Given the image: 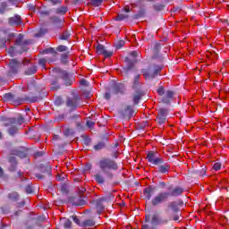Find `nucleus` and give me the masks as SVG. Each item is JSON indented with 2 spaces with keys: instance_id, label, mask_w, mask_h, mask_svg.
I'll return each mask as SVG.
<instances>
[{
  "instance_id": "1",
  "label": "nucleus",
  "mask_w": 229,
  "mask_h": 229,
  "mask_svg": "<svg viewBox=\"0 0 229 229\" xmlns=\"http://www.w3.org/2000/svg\"><path fill=\"white\" fill-rule=\"evenodd\" d=\"M157 186L149 185L143 190V197L147 201L150 200L152 207H160L163 203L167 202L171 198H178L185 192V189L181 186H174L173 184L167 186L166 191H162L155 196ZM153 196H155L153 198Z\"/></svg>"
},
{
  "instance_id": "2",
  "label": "nucleus",
  "mask_w": 229,
  "mask_h": 229,
  "mask_svg": "<svg viewBox=\"0 0 229 229\" xmlns=\"http://www.w3.org/2000/svg\"><path fill=\"white\" fill-rule=\"evenodd\" d=\"M180 207H183V201H171L167 204L165 214L168 215V218H162L158 214L152 215L151 225L153 226H158L160 225H167L169 221H180L182 214L180 213Z\"/></svg>"
},
{
  "instance_id": "3",
  "label": "nucleus",
  "mask_w": 229,
  "mask_h": 229,
  "mask_svg": "<svg viewBox=\"0 0 229 229\" xmlns=\"http://www.w3.org/2000/svg\"><path fill=\"white\" fill-rule=\"evenodd\" d=\"M33 44L31 39H25L24 35L19 34L18 38L15 39L14 46H12L8 49V55L13 58V56H17V55H22V53H26L28 51V46Z\"/></svg>"
},
{
  "instance_id": "4",
  "label": "nucleus",
  "mask_w": 229,
  "mask_h": 229,
  "mask_svg": "<svg viewBox=\"0 0 229 229\" xmlns=\"http://www.w3.org/2000/svg\"><path fill=\"white\" fill-rule=\"evenodd\" d=\"M98 165L100 171H102L103 174L107 176V178H114V174H112V171L119 170V164L110 157L101 158L98 161Z\"/></svg>"
},
{
  "instance_id": "5",
  "label": "nucleus",
  "mask_w": 229,
  "mask_h": 229,
  "mask_svg": "<svg viewBox=\"0 0 229 229\" xmlns=\"http://www.w3.org/2000/svg\"><path fill=\"white\" fill-rule=\"evenodd\" d=\"M60 80L64 81L66 87H71L72 85V81L69 77V72L65 70L58 69L56 70V74L50 81V90H60Z\"/></svg>"
},
{
  "instance_id": "6",
  "label": "nucleus",
  "mask_w": 229,
  "mask_h": 229,
  "mask_svg": "<svg viewBox=\"0 0 229 229\" xmlns=\"http://www.w3.org/2000/svg\"><path fill=\"white\" fill-rule=\"evenodd\" d=\"M162 69H164V67L153 64L141 70V73L143 74L145 80L151 81V80H155V78H157V76L162 72Z\"/></svg>"
},
{
  "instance_id": "7",
  "label": "nucleus",
  "mask_w": 229,
  "mask_h": 229,
  "mask_svg": "<svg viewBox=\"0 0 229 229\" xmlns=\"http://www.w3.org/2000/svg\"><path fill=\"white\" fill-rule=\"evenodd\" d=\"M81 103V97L78 93H72L71 96L66 97L64 101L66 108L69 109V112H74L79 108Z\"/></svg>"
},
{
  "instance_id": "8",
  "label": "nucleus",
  "mask_w": 229,
  "mask_h": 229,
  "mask_svg": "<svg viewBox=\"0 0 229 229\" xmlns=\"http://www.w3.org/2000/svg\"><path fill=\"white\" fill-rule=\"evenodd\" d=\"M24 63L17 59H11L9 61V71L7 72L8 76H15L19 72V70L22 67Z\"/></svg>"
},
{
  "instance_id": "9",
  "label": "nucleus",
  "mask_w": 229,
  "mask_h": 229,
  "mask_svg": "<svg viewBox=\"0 0 229 229\" xmlns=\"http://www.w3.org/2000/svg\"><path fill=\"white\" fill-rule=\"evenodd\" d=\"M147 160L149 164H152V165H158L162 164L163 158L158 152L149 151L147 154Z\"/></svg>"
},
{
  "instance_id": "10",
  "label": "nucleus",
  "mask_w": 229,
  "mask_h": 229,
  "mask_svg": "<svg viewBox=\"0 0 229 229\" xmlns=\"http://www.w3.org/2000/svg\"><path fill=\"white\" fill-rule=\"evenodd\" d=\"M167 114H169V110L167 108L160 107L157 111V115L156 117V122L160 126L165 123L167 120Z\"/></svg>"
},
{
  "instance_id": "11",
  "label": "nucleus",
  "mask_w": 229,
  "mask_h": 229,
  "mask_svg": "<svg viewBox=\"0 0 229 229\" xmlns=\"http://www.w3.org/2000/svg\"><path fill=\"white\" fill-rule=\"evenodd\" d=\"M105 201H106V199L105 198H99L90 201L91 205L95 206L97 214H98V216H101V214H103V210H105V206L103 205Z\"/></svg>"
},
{
  "instance_id": "12",
  "label": "nucleus",
  "mask_w": 229,
  "mask_h": 229,
  "mask_svg": "<svg viewBox=\"0 0 229 229\" xmlns=\"http://www.w3.org/2000/svg\"><path fill=\"white\" fill-rule=\"evenodd\" d=\"M133 107L131 106H126L124 108L119 111L120 115L125 120L130 121L133 117Z\"/></svg>"
},
{
  "instance_id": "13",
  "label": "nucleus",
  "mask_w": 229,
  "mask_h": 229,
  "mask_svg": "<svg viewBox=\"0 0 229 229\" xmlns=\"http://www.w3.org/2000/svg\"><path fill=\"white\" fill-rule=\"evenodd\" d=\"M25 122H26V120L24 119V116H22V114H19L18 118H8L6 120V122L4 123V126L8 127V126H12L13 124L21 126V125L24 124Z\"/></svg>"
},
{
  "instance_id": "14",
  "label": "nucleus",
  "mask_w": 229,
  "mask_h": 229,
  "mask_svg": "<svg viewBox=\"0 0 229 229\" xmlns=\"http://www.w3.org/2000/svg\"><path fill=\"white\" fill-rule=\"evenodd\" d=\"M40 173H42V174H35V176H36V178H38V180H44V178H46V176H48L49 178H51V176H52L51 166H49V165L41 166Z\"/></svg>"
},
{
  "instance_id": "15",
  "label": "nucleus",
  "mask_w": 229,
  "mask_h": 229,
  "mask_svg": "<svg viewBox=\"0 0 229 229\" xmlns=\"http://www.w3.org/2000/svg\"><path fill=\"white\" fill-rule=\"evenodd\" d=\"M108 146V136L104 135L97 144L94 145L93 149L95 151H101V149H105Z\"/></svg>"
},
{
  "instance_id": "16",
  "label": "nucleus",
  "mask_w": 229,
  "mask_h": 229,
  "mask_svg": "<svg viewBox=\"0 0 229 229\" xmlns=\"http://www.w3.org/2000/svg\"><path fill=\"white\" fill-rule=\"evenodd\" d=\"M68 201L72 203L74 207H83L87 205V200L83 197H69Z\"/></svg>"
},
{
  "instance_id": "17",
  "label": "nucleus",
  "mask_w": 229,
  "mask_h": 229,
  "mask_svg": "<svg viewBox=\"0 0 229 229\" xmlns=\"http://www.w3.org/2000/svg\"><path fill=\"white\" fill-rule=\"evenodd\" d=\"M174 98V90H166L165 93L161 98V103L164 105H171L172 99Z\"/></svg>"
},
{
  "instance_id": "18",
  "label": "nucleus",
  "mask_w": 229,
  "mask_h": 229,
  "mask_svg": "<svg viewBox=\"0 0 229 229\" xmlns=\"http://www.w3.org/2000/svg\"><path fill=\"white\" fill-rule=\"evenodd\" d=\"M156 165H157V173H159V174H167L171 170V165L164 162V159H162V163Z\"/></svg>"
},
{
  "instance_id": "19",
  "label": "nucleus",
  "mask_w": 229,
  "mask_h": 229,
  "mask_svg": "<svg viewBox=\"0 0 229 229\" xmlns=\"http://www.w3.org/2000/svg\"><path fill=\"white\" fill-rule=\"evenodd\" d=\"M49 21H51L52 24H54V26L56 27L58 30H62L65 18L58 17V16H51L49 18Z\"/></svg>"
},
{
  "instance_id": "20",
  "label": "nucleus",
  "mask_w": 229,
  "mask_h": 229,
  "mask_svg": "<svg viewBox=\"0 0 229 229\" xmlns=\"http://www.w3.org/2000/svg\"><path fill=\"white\" fill-rule=\"evenodd\" d=\"M130 12H131V10L130 9V7L126 6L122 10L121 13H118L116 16L115 21H128V19H130Z\"/></svg>"
},
{
  "instance_id": "21",
  "label": "nucleus",
  "mask_w": 229,
  "mask_h": 229,
  "mask_svg": "<svg viewBox=\"0 0 229 229\" xmlns=\"http://www.w3.org/2000/svg\"><path fill=\"white\" fill-rule=\"evenodd\" d=\"M125 62L127 64V66L123 69V73L129 75L130 71H131L133 67H135V64H137V59H134L133 61H131L130 57H125Z\"/></svg>"
},
{
  "instance_id": "22",
  "label": "nucleus",
  "mask_w": 229,
  "mask_h": 229,
  "mask_svg": "<svg viewBox=\"0 0 229 229\" xmlns=\"http://www.w3.org/2000/svg\"><path fill=\"white\" fill-rule=\"evenodd\" d=\"M112 94H121L122 96L123 94H126V86L124 83H116L113 86V91Z\"/></svg>"
},
{
  "instance_id": "23",
  "label": "nucleus",
  "mask_w": 229,
  "mask_h": 229,
  "mask_svg": "<svg viewBox=\"0 0 229 229\" xmlns=\"http://www.w3.org/2000/svg\"><path fill=\"white\" fill-rule=\"evenodd\" d=\"M144 96V91L142 89H137L135 90L134 94H132V102L135 106L140 103V99H142V97Z\"/></svg>"
},
{
  "instance_id": "24",
  "label": "nucleus",
  "mask_w": 229,
  "mask_h": 229,
  "mask_svg": "<svg viewBox=\"0 0 229 229\" xmlns=\"http://www.w3.org/2000/svg\"><path fill=\"white\" fill-rule=\"evenodd\" d=\"M8 22L10 26H19V24H21L22 19H21V15H14L13 17L9 18Z\"/></svg>"
},
{
  "instance_id": "25",
  "label": "nucleus",
  "mask_w": 229,
  "mask_h": 229,
  "mask_svg": "<svg viewBox=\"0 0 229 229\" xmlns=\"http://www.w3.org/2000/svg\"><path fill=\"white\" fill-rule=\"evenodd\" d=\"M152 8L156 13H160L165 10L166 5L165 4L156 3L152 4Z\"/></svg>"
},
{
  "instance_id": "26",
  "label": "nucleus",
  "mask_w": 229,
  "mask_h": 229,
  "mask_svg": "<svg viewBox=\"0 0 229 229\" xmlns=\"http://www.w3.org/2000/svg\"><path fill=\"white\" fill-rule=\"evenodd\" d=\"M139 80H140V74H136L131 86L132 90H140V81Z\"/></svg>"
},
{
  "instance_id": "27",
  "label": "nucleus",
  "mask_w": 229,
  "mask_h": 229,
  "mask_svg": "<svg viewBox=\"0 0 229 229\" xmlns=\"http://www.w3.org/2000/svg\"><path fill=\"white\" fill-rule=\"evenodd\" d=\"M8 162L11 164L9 171H16L17 169V158L13 156L8 157Z\"/></svg>"
},
{
  "instance_id": "28",
  "label": "nucleus",
  "mask_w": 229,
  "mask_h": 229,
  "mask_svg": "<svg viewBox=\"0 0 229 229\" xmlns=\"http://www.w3.org/2000/svg\"><path fill=\"white\" fill-rule=\"evenodd\" d=\"M27 89L28 90H32V92H38V86L33 80L27 82Z\"/></svg>"
},
{
  "instance_id": "29",
  "label": "nucleus",
  "mask_w": 229,
  "mask_h": 229,
  "mask_svg": "<svg viewBox=\"0 0 229 229\" xmlns=\"http://www.w3.org/2000/svg\"><path fill=\"white\" fill-rule=\"evenodd\" d=\"M37 72V65L32 64L24 71L25 76H31Z\"/></svg>"
},
{
  "instance_id": "30",
  "label": "nucleus",
  "mask_w": 229,
  "mask_h": 229,
  "mask_svg": "<svg viewBox=\"0 0 229 229\" xmlns=\"http://www.w3.org/2000/svg\"><path fill=\"white\" fill-rule=\"evenodd\" d=\"M38 13H39L40 17H49L51 15V10L47 9L46 6L39 8Z\"/></svg>"
},
{
  "instance_id": "31",
  "label": "nucleus",
  "mask_w": 229,
  "mask_h": 229,
  "mask_svg": "<svg viewBox=\"0 0 229 229\" xmlns=\"http://www.w3.org/2000/svg\"><path fill=\"white\" fill-rule=\"evenodd\" d=\"M20 198H21V195H19V192L17 191H13L8 194V199L13 202L19 201Z\"/></svg>"
},
{
  "instance_id": "32",
  "label": "nucleus",
  "mask_w": 229,
  "mask_h": 229,
  "mask_svg": "<svg viewBox=\"0 0 229 229\" xmlns=\"http://www.w3.org/2000/svg\"><path fill=\"white\" fill-rule=\"evenodd\" d=\"M82 228H89L90 226H96V221L93 219H87L81 222Z\"/></svg>"
},
{
  "instance_id": "33",
  "label": "nucleus",
  "mask_w": 229,
  "mask_h": 229,
  "mask_svg": "<svg viewBox=\"0 0 229 229\" xmlns=\"http://www.w3.org/2000/svg\"><path fill=\"white\" fill-rule=\"evenodd\" d=\"M142 17H146V9H140L136 14L132 15L134 21L142 19Z\"/></svg>"
},
{
  "instance_id": "34",
  "label": "nucleus",
  "mask_w": 229,
  "mask_h": 229,
  "mask_svg": "<svg viewBox=\"0 0 229 229\" xmlns=\"http://www.w3.org/2000/svg\"><path fill=\"white\" fill-rule=\"evenodd\" d=\"M9 126H10L8 129L9 135H11V137H15V135H17V133L19 132V127L16 126L15 124L9 125Z\"/></svg>"
},
{
  "instance_id": "35",
  "label": "nucleus",
  "mask_w": 229,
  "mask_h": 229,
  "mask_svg": "<svg viewBox=\"0 0 229 229\" xmlns=\"http://www.w3.org/2000/svg\"><path fill=\"white\" fill-rule=\"evenodd\" d=\"M48 62V64H53L55 62V59H50L49 57L47 58H40L38 60V65L43 67V69H46V63Z\"/></svg>"
},
{
  "instance_id": "36",
  "label": "nucleus",
  "mask_w": 229,
  "mask_h": 229,
  "mask_svg": "<svg viewBox=\"0 0 229 229\" xmlns=\"http://www.w3.org/2000/svg\"><path fill=\"white\" fill-rule=\"evenodd\" d=\"M205 174H207V169L205 167H201L192 172L193 176H205Z\"/></svg>"
},
{
  "instance_id": "37",
  "label": "nucleus",
  "mask_w": 229,
  "mask_h": 229,
  "mask_svg": "<svg viewBox=\"0 0 229 229\" xmlns=\"http://www.w3.org/2000/svg\"><path fill=\"white\" fill-rule=\"evenodd\" d=\"M71 30H64L59 35V40H69L71 38Z\"/></svg>"
},
{
  "instance_id": "38",
  "label": "nucleus",
  "mask_w": 229,
  "mask_h": 229,
  "mask_svg": "<svg viewBox=\"0 0 229 229\" xmlns=\"http://www.w3.org/2000/svg\"><path fill=\"white\" fill-rule=\"evenodd\" d=\"M68 10L69 8H67V6H61L59 8L55 9V13H56V15H65Z\"/></svg>"
},
{
  "instance_id": "39",
  "label": "nucleus",
  "mask_w": 229,
  "mask_h": 229,
  "mask_svg": "<svg viewBox=\"0 0 229 229\" xmlns=\"http://www.w3.org/2000/svg\"><path fill=\"white\" fill-rule=\"evenodd\" d=\"M46 95H43L42 97H27L25 98L26 101H29V103H37L38 101H42V98L45 97Z\"/></svg>"
},
{
  "instance_id": "40",
  "label": "nucleus",
  "mask_w": 229,
  "mask_h": 229,
  "mask_svg": "<svg viewBox=\"0 0 229 229\" xmlns=\"http://www.w3.org/2000/svg\"><path fill=\"white\" fill-rule=\"evenodd\" d=\"M160 49H162L160 43H156L153 47L154 58H158V53H160Z\"/></svg>"
},
{
  "instance_id": "41",
  "label": "nucleus",
  "mask_w": 229,
  "mask_h": 229,
  "mask_svg": "<svg viewBox=\"0 0 229 229\" xmlns=\"http://www.w3.org/2000/svg\"><path fill=\"white\" fill-rule=\"evenodd\" d=\"M46 33H47V29H39L38 32L34 34V36L36 38H42Z\"/></svg>"
},
{
  "instance_id": "42",
  "label": "nucleus",
  "mask_w": 229,
  "mask_h": 229,
  "mask_svg": "<svg viewBox=\"0 0 229 229\" xmlns=\"http://www.w3.org/2000/svg\"><path fill=\"white\" fill-rule=\"evenodd\" d=\"M4 98L5 101H13V103H15V101H16L15 95H13V93L4 94Z\"/></svg>"
},
{
  "instance_id": "43",
  "label": "nucleus",
  "mask_w": 229,
  "mask_h": 229,
  "mask_svg": "<svg viewBox=\"0 0 229 229\" xmlns=\"http://www.w3.org/2000/svg\"><path fill=\"white\" fill-rule=\"evenodd\" d=\"M106 51V48L105 47L104 45L98 44L97 46V52L98 53V55H105Z\"/></svg>"
},
{
  "instance_id": "44",
  "label": "nucleus",
  "mask_w": 229,
  "mask_h": 229,
  "mask_svg": "<svg viewBox=\"0 0 229 229\" xmlns=\"http://www.w3.org/2000/svg\"><path fill=\"white\" fill-rule=\"evenodd\" d=\"M8 40H10L9 38H4L0 39V47L1 49H8V47H6V42H8Z\"/></svg>"
},
{
  "instance_id": "45",
  "label": "nucleus",
  "mask_w": 229,
  "mask_h": 229,
  "mask_svg": "<svg viewBox=\"0 0 229 229\" xmlns=\"http://www.w3.org/2000/svg\"><path fill=\"white\" fill-rule=\"evenodd\" d=\"M95 180H96L97 183H98L99 185L105 183V178L101 174H96Z\"/></svg>"
},
{
  "instance_id": "46",
  "label": "nucleus",
  "mask_w": 229,
  "mask_h": 229,
  "mask_svg": "<svg viewBox=\"0 0 229 229\" xmlns=\"http://www.w3.org/2000/svg\"><path fill=\"white\" fill-rule=\"evenodd\" d=\"M91 6L98 7L103 4V0H91L90 1Z\"/></svg>"
},
{
  "instance_id": "47",
  "label": "nucleus",
  "mask_w": 229,
  "mask_h": 229,
  "mask_svg": "<svg viewBox=\"0 0 229 229\" xmlns=\"http://www.w3.org/2000/svg\"><path fill=\"white\" fill-rule=\"evenodd\" d=\"M64 226L65 229H71L72 227V222L70 219H64Z\"/></svg>"
},
{
  "instance_id": "48",
  "label": "nucleus",
  "mask_w": 229,
  "mask_h": 229,
  "mask_svg": "<svg viewBox=\"0 0 229 229\" xmlns=\"http://www.w3.org/2000/svg\"><path fill=\"white\" fill-rule=\"evenodd\" d=\"M68 58H69V52L62 54L61 55V62H62V64H67Z\"/></svg>"
},
{
  "instance_id": "49",
  "label": "nucleus",
  "mask_w": 229,
  "mask_h": 229,
  "mask_svg": "<svg viewBox=\"0 0 229 229\" xmlns=\"http://www.w3.org/2000/svg\"><path fill=\"white\" fill-rule=\"evenodd\" d=\"M60 191L62 192V194H69V187H67L66 184H63L61 187H60Z\"/></svg>"
},
{
  "instance_id": "50",
  "label": "nucleus",
  "mask_w": 229,
  "mask_h": 229,
  "mask_svg": "<svg viewBox=\"0 0 229 229\" xmlns=\"http://www.w3.org/2000/svg\"><path fill=\"white\" fill-rule=\"evenodd\" d=\"M124 44H126L124 40L117 41L115 44V49H122V47H124Z\"/></svg>"
},
{
  "instance_id": "51",
  "label": "nucleus",
  "mask_w": 229,
  "mask_h": 229,
  "mask_svg": "<svg viewBox=\"0 0 229 229\" xmlns=\"http://www.w3.org/2000/svg\"><path fill=\"white\" fill-rule=\"evenodd\" d=\"M63 103H64V99L62 98V97H57L55 100V106H62Z\"/></svg>"
},
{
  "instance_id": "52",
  "label": "nucleus",
  "mask_w": 229,
  "mask_h": 229,
  "mask_svg": "<svg viewBox=\"0 0 229 229\" xmlns=\"http://www.w3.org/2000/svg\"><path fill=\"white\" fill-rule=\"evenodd\" d=\"M43 53H44V55H47V53H51L52 55H54V56L56 55V50H55V48H53V47L45 49V50L43 51Z\"/></svg>"
},
{
  "instance_id": "53",
  "label": "nucleus",
  "mask_w": 229,
  "mask_h": 229,
  "mask_svg": "<svg viewBox=\"0 0 229 229\" xmlns=\"http://www.w3.org/2000/svg\"><path fill=\"white\" fill-rule=\"evenodd\" d=\"M56 51H58L59 53H64V51H67V47L60 45L56 47Z\"/></svg>"
},
{
  "instance_id": "54",
  "label": "nucleus",
  "mask_w": 229,
  "mask_h": 229,
  "mask_svg": "<svg viewBox=\"0 0 229 229\" xmlns=\"http://www.w3.org/2000/svg\"><path fill=\"white\" fill-rule=\"evenodd\" d=\"M25 192H27V194H33V187L30 184H28L25 187Z\"/></svg>"
},
{
  "instance_id": "55",
  "label": "nucleus",
  "mask_w": 229,
  "mask_h": 229,
  "mask_svg": "<svg viewBox=\"0 0 229 229\" xmlns=\"http://www.w3.org/2000/svg\"><path fill=\"white\" fill-rule=\"evenodd\" d=\"M158 96H164L165 94V89H164V87H159L157 90Z\"/></svg>"
},
{
  "instance_id": "56",
  "label": "nucleus",
  "mask_w": 229,
  "mask_h": 229,
  "mask_svg": "<svg viewBox=\"0 0 229 229\" xmlns=\"http://www.w3.org/2000/svg\"><path fill=\"white\" fill-rule=\"evenodd\" d=\"M72 219H73L75 225H78V226H81V222L80 221V218H78V216H72Z\"/></svg>"
},
{
  "instance_id": "57",
  "label": "nucleus",
  "mask_w": 229,
  "mask_h": 229,
  "mask_svg": "<svg viewBox=\"0 0 229 229\" xmlns=\"http://www.w3.org/2000/svg\"><path fill=\"white\" fill-rule=\"evenodd\" d=\"M20 151H21V150H18V149H16V148H13V149H11V151H10V155H13L14 157H18V156L20 155Z\"/></svg>"
},
{
  "instance_id": "58",
  "label": "nucleus",
  "mask_w": 229,
  "mask_h": 229,
  "mask_svg": "<svg viewBox=\"0 0 229 229\" xmlns=\"http://www.w3.org/2000/svg\"><path fill=\"white\" fill-rule=\"evenodd\" d=\"M221 166H222L221 163H215V164L213 165V169H214L215 171H219V170L221 169Z\"/></svg>"
},
{
  "instance_id": "59",
  "label": "nucleus",
  "mask_w": 229,
  "mask_h": 229,
  "mask_svg": "<svg viewBox=\"0 0 229 229\" xmlns=\"http://www.w3.org/2000/svg\"><path fill=\"white\" fill-rule=\"evenodd\" d=\"M148 126V121H143L140 123V129L144 130Z\"/></svg>"
},
{
  "instance_id": "60",
  "label": "nucleus",
  "mask_w": 229,
  "mask_h": 229,
  "mask_svg": "<svg viewBox=\"0 0 229 229\" xmlns=\"http://www.w3.org/2000/svg\"><path fill=\"white\" fill-rule=\"evenodd\" d=\"M86 124H87L88 128H92V127H94L96 125V122L87 121Z\"/></svg>"
},
{
  "instance_id": "61",
  "label": "nucleus",
  "mask_w": 229,
  "mask_h": 229,
  "mask_svg": "<svg viewBox=\"0 0 229 229\" xmlns=\"http://www.w3.org/2000/svg\"><path fill=\"white\" fill-rule=\"evenodd\" d=\"M57 121H64L65 120V115L64 114H58L55 118Z\"/></svg>"
},
{
  "instance_id": "62",
  "label": "nucleus",
  "mask_w": 229,
  "mask_h": 229,
  "mask_svg": "<svg viewBox=\"0 0 229 229\" xmlns=\"http://www.w3.org/2000/svg\"><path fill=\"white\" fill-rule=\"evenodd\" d=\"M112 55H114L113 51H106V53L104 54V56H105V58H110V56H112Z\"/></svg>"
},
{
  "instance_id": "63",
  "label": "nucleus",
  "mask_w": 229,
  "mask_h": 229,
  "mask_svg": "<svg viewBox=\"0 0 229 229\" xmlns=\"http://www.w3.org/2000/svg\"><path fill=\"white\" fill-rule=\"evenodd\" d=\"M20 154H18V157H20V158H26L28 157V154H26L25 152L20 151Z\"/></svg>"
},
{
  "instance_id": "64",
  "label": "nucleus",
  "mask_w": 229,
  "mask_h": 229,
  "mask_svg": "<svg viewBox=\"0 0 229 229\" xmlns=\"http://www.w3.org/2000/svg\"><path fill=\"white\" fill-rule=\"evenodd\" d=\"M141 229H155V228L152 226H149V225L148 224H145L141 226Z\"/></svg>"
}]
</instances>
